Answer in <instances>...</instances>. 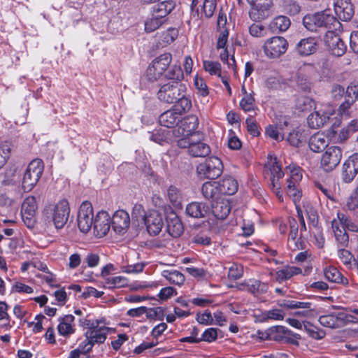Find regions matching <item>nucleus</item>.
<instances>
[{
  "label": "nucleus",
  "instance_id": "423d86ee",
  "mask_svg": "<svg viewBox=\"0 0 358 358\" xmlns=\"http://www.w3.org/2000/svg\"><path fill=\"white\" fill-rule=\"evenodd\" d=\"M288 41L282 36H273L266 39L262 45V50L267 58L277 59L287 50Z\"/></svg>",
  "mask_w": 358,
  "mask_h": 358
},
{
  "label": "nucleus",
  "instance_id": "09e8293b",
  "mask_svg": "<svg viewBox=\"0 0 358 358\" xmlns=\"http://www.w3.org/2000/svg\"><path fill=\"white\" fill-rule=\"evenodd\" d=\"M254 92L252 91L248 94L243 96L240 101V106L244 111H252L255 108Z\"/></svg>",
  "mask_w": 358,
  "mask_h": 358
},
{
  "label": "nucleus",
  "instance_id": "864d4df0",
  "mask_svg": "<svg viewBox=\"0 0 358 358\" xmlns=\"http://www.w3.org/2000/svg\"><path fill=\"white\" fill-rule=\"evenodd\" d=\"M249 33L252 37L262 38L267 35V30L264 25L253 23L249 27Z\"/></svg>",
  "mask_w": 358,
  "mask_h": 358
},
{
  "label": "nucleus",
  "instance_id": "c03bdc74",
  "mask_svg": "<svg viewBox=\"0 0 358 358\" xmlns=\"http://www.w3.org/2000/svg\"><path fill=\"white\" fill-rule=\"evenodd\" d=\"M305 212L312 227H315L318 223V214L315 208L310 203L306 202L303 204Z\"/></svg>",
  "mask_w": 358,
  "mask_h": 358
},
{
  "label": "nucleus",
  "instance_id": "69168bd1",
  "mask_svg": "<svg viewBox=\"0 0 358 358\" xmlns=\"http://www.w3.org/2000/svg\"><path fill=\"white\" fill-rule=\"evenodd\" d=\"M10 153V146L7 142L0 145V169L2 168L9 158Z\"/></svg>",
  "mask_w": 358,
  "mask_h": 358
},
{
  "label": "nucleus",
  "instance_id": "c85d7f7f",
  "mask_svg": "<svg viewBox=\"0 0 358 358\" xmlns=\"http://www.w3.org/2000/svg\"><path fill=\"white\" fill-rule=\"evenodd\" d=\"M332 229L338 244L342 247L345 246L348 243L349 238L346 232L345 228L341 220H334L331 222Z\"/></svg>",
  "mask_w": 358,
  "mask_h": 358
},
{
  "label": "nucleus",
  "instance_id": "4d7b16f0",
  "mask_svg": "<svg viewBox=\"0 0 358 358\" xmlns=\"http://www.w3.org/2000/svg\"><path fill=\"white\" fill-rule=\"evenodd\" d=\"M167 196L174 206L178 207L180 205L181 195L178 188L170 186L167 190Z\"/></svg>",
  "mask_w": 358,
  "mask_h": 358
},
{
  "label": "nucleus",
  "instance_id": "a19ab883",
  "mask_svg": "<svg viewBox=\"0 0 358 358\" xmlns=\"http://www.w3.org/2000/svg\"><path fill=\"white\" fill-rule=\"evenodd\" d=\"M162 275L170 283L179 286L182 285L185 280L184 275L177 270H164L162 272Z\"/></svg>",
  "mask_w": 358,
  "mask_h": 358
},
{
  "label": "nucleus",
  "instance_id": "393cba45",
  "mask_svg": "<svg viewBox=\"0 0 358 358\" xmlns=\"http://www.w3.org/2000/svg\"><path fill=\"white\" fill-rule=\"evenodd\" d=\"M216 6V0H192L191 9L194 10L197 7L198 12L200 8L201 13L210 18L213 15Z\"/></svg>",
  "mask_w": 358,
  "mask_h": 358
},
{
  "label": "nucleus",
  "instance_id": "dca6fc26",
  "mask_svg": "<svg viewBox=\"0 0 358 358\" xmlns=\"http://www.w3.org/2000/svg\"><path fill=\"white\" fill-rule=\"evenodd\" d=\"M103 321L100 320L99 322H96L91 329H87L85 334V337L90 338L95 344H102L105 342L107 335L110 333L111 329L101 324Z\"/></svg>",
  "mask_w": 358,
  "mask_h": 358
},
{
  "label": "nucleus",
  "instance_id": "aec40b11",
  "mask_svg": "<svg viewBox=\"0 0 358 358\" xmlns=\"http://www.w3.org/2000/svg\"><path fill=\"white\" fill-rule=\"evenodd\" d=\"M111 224L115 232L124 234L130 224V217L128 213L124 210H117L112 217Z\"/></svg>",
  "mask_w": 358,
  "mask_h": 358
},
{
  "label": "nucleus",
  "instance_id": "2f4dec72",
  "mask_svg": "<svg viewBox=\"0 0 358 358\" xmlns=\"http://www.w3.org/2000/svg\"><path fill=\"white\" fill-rule=\"evenodd\" d=\"M217 182L222 194L232 195L238 190V182L231 176H226Z\"/></svg>",
  "mask_w": 358,
  "mask_h": 358
},
{
  "label": "nucleus",
  "instance_id": "13d9d810",
  "mask_svg": "<svg viewBox=\"0 0 358 358\" xmlns=\"http://www.w3.org/2000/svg\"><path fill=\"white\" fill-rule=\"evenodd\" d=\"M243 275V266L241 264L233 263L229 268L228 277L231 280H238Z\"/></svg>",
  "mask_w": 358,
  "mask_h": 358
},
{
  "label": "nucleus",
  "instance_id": "603ef678",
  "mask_svg": "<svg viewBox=\"0 0 358 358\" xmlns=\"http://www.w3.org/2000/svg\"><path fill=\"white\" fill-rule=\"evenodd\" d=\"M338 257L343 264L350 267L352 262L356 263L357 260L354 258L351 252L345 249L341 248L338 250Z\"/></svg>",
  "mask_w": 358,
  "mask_h": 358
},
{
  "label": "nucleus",
  "instance_id": "79ce46f5",
  "mask_svg": "<svg viewBox=\"0 0 358 358\" xmlns=\"http://www.w3.org/2000/svg\"><path fill=\"white\" fill-rule=\"evenodd\" d=\"M212 210L214 215L220 220L226 218L230 213V206L227 201L216 202L212 205Z\"/></svg>",
  "mask_w": 358,
  "mask_h": 358
},
{
  "label": "nucleus",
  "instance_id": "f704fd0d",
  "mask_svg": "<svg viewBox=\"0 0 358 358\" xmlns=\"http://www.w3.org/2000/svg\"><path fill=\"white\" fill-rule=\"evenodd\" d=\"M175 3L172 1H164L153 7L152 15L166 21L167 15L173 10Z\"/></svg>",
  "mask_w": 358,
  "mask_h": 358
},
{
  "label": "nucleus",
  "instance_id": "8fccbe9b",
  "mask_svg": "<svg viewBox=\"0 0 358 358\" xmlns=\"http://www.w3.org/2000/svg\"><path fill=\"white\" fill-rule=\"evenodd\" d=\"M165 21L159 19L157 16L152 15V17L148 19L145 22V30L147 32H152L159 27H161Z\"/></svg>",
  "mask_w": 358,
  "mask_h": 358
},
{
  "label": "nucleus",
  "instance_id": "7c9ffc66",
  "mask_svg": "<svg viewBox=\"0 0 358 358\" xmlns=\"http://www.w3.org/2000/svg\"><path fill=\"white\" fill-rule=\"evenodd\" d=\"M241 286L243 287V289H245L254 294L265 293L268 289V285L266 283L255 279L245 280L244 282L241 283Z\"/></svg>",
  "mask_w": 358,
  "mask_h": 358
},
{
  "label": "nucleus",
  "instance_id": "680f3d73",
  "mask_svg": "<svg viewBox=\"0 0 358 358\" xmlns=\"http://www.w3.org/2000/svg\"><path fill=\"white\" fill-rule=\"evenodd\" d=\"M287 194L289 196L292 198L294 203L299 201L302 196V193L300 189H299L297 184H287Z\"/></svg>",
  "mask_w": 358,
  "mask_h": 358
},
{
  "label": "nucleus",
  "instance_id": "de8ad7c7",
  "mask_svg": "<svg viewBox=\"0 0 358 358\" xmlns=\"http://www.w3.org/2000/svg\"><path fill=\"white\" fill-rule=\"evenodd\" d=\"M176 103V104L174 106V108L180 115L182 113L188 111L192 107L191 101L189 98L185 96V94L181 96Z\"/></svg>",
  "mask_w": 358,
  "mask_h": 358
},
{
  "label": "nucleus",
  "instance_id": "37998d69",
  "mask_svg": "<svg viewBox=\"0 0 358 358\" xmlns=\"http://www.w3.org/2000/svg\"><path fill=\"white\" fill-rule=\"evenodd\" d=\"M128 280L123 276L108 277L104 287L108 289L121 288L127 285Z\"/></svg>",
  "mask_w": 358,
  "mask_h": 358
},
{
  "label": "nucleus",
  "instance_id": "7ed1b4c3",
  "mask_svg": "<svg viewBox=\"0 0 358 358\" xmlns=\"http://www.w3.org/2000/svg\"><path fill=\"white\" fill-rule=\"evenodd\" d=\"M171 61L172 55L169 52L162 54L153 59L145 72L147 80L150 82H155L162 77L164 78Z\"/></svg>",
  "mask_w": 358,
  "mask_h": 358
},
{
  "label": "nucleus",
  "instance_id": "a878e982",
  "mask_svg": "<svg viewBox=\"0 0 358 358\" xmlns=\"http://www.w3.org/2000/svg\"><path fill=\"white\" fill-rule=\"evenodd\" d=\"M329 138L323 133L317 132L313 135L308 142L310 149L314 152H320L329 145Z\"/></svg>",
  "mask_w": 358,
  "mask_h": 358
},
{
  "label": "nucleus",
  "instance_id": "c9c22d12",
  "mask_svg": "<svg viewBox=\"0 0 358 358\" xmlns=\"http://www.w3.org/2000/svg\"><path fill=\"white\" fill-rule=\"evenodd\" d=\"M74 320L75 317L72 315H66L63 317L59 318V323L57 327L59 334L62 336H68L69 334H73L75 329L72 326V323L73 322Z\"/></svg>",
  "mask_w": 358,
  "mask_h": 358
},
{
  "label": "nucleus",
  "instance_id": "6e6552de",
  "mask_svg": "<svg viewBox=\"0 0 358 358\" xmlns=\"http://www.w3.org/2000/svg\"><path fill=\"white\" fill-rule=\"evenodd\" d=\"M278 304L287 309H299L294 313L298 317L310 318L315 316V308L310 302L284 299L278 301Z\"/></svg>",
  "mask_w": 358,
  "mask_h": 358
},
{
  "label": "nucleus",
  "instance_id": "0eeeda50",
  "mask_svg": "<svg viewBox=\"0 0 358 358\" xmlns=\"http://www.w3.org/2000/svg\"><path fill=\"white\" fill-rule=\"evenodd\" d=\"M222 163L216 157H211L196 167V173L200 179L213 180L222 173Z\"/></svg>",
  "mask_w": 358,
  "mask_h": 358
},
{
  "label": "nucleus",
  "instance_id": "6e6d98bb",
  "mask_svg": "<svg viewBox=\"0 0 358 358\" xmlns=\"http://www.w3.org/2000/svg\"><path fill=\"white\" fill-rule=\"evenodd\" d=\"M170 131L166 129L157 130L150 134V138L154 142L162 145L169 140V133Z\"/></svg>",
  "mask_w": 358,
  "mask_h": 358
},
{
  "label": "nucleus",
  "instance_id": "338daca9",
  "mask_svg": "<svg viewBox=\"0 0 358 358\" xmlns=\"http://www.w3.org/2000/svg\"><path fill=\"white\" fill-rule=\"evenodd\" d=\"M217 338V329L215 328H208L204 331L202 334L201 337L199 338L201 341H206L208 343H211L215 341Z\"/></svg>",
  "mask_w": 358,
  "mask_h": 358
},
{
  "label": "nucleus",
  "instance_id": "e2e57ef3",
  "mask_svg": "<svg viewBox=\"0 0 358 358\" xmlns=\"http://www.w3.org/2000/svg\"><path fill=\"white\" fill-rule=\"evenodd\" d=\"M288 169L290 170V176L287 179V184H298L302 179V173L299 167L289 166Z\"/></svg>",
  "mask_w": 358,
  "mask_h": 358
},
{
  "label": "nucleus",
  "instance_id": "bb28decb",
  "mask_svg": "<svg viewBox=\"0 0 358 358\" xmlns=\"http://www.w3.org/2000/svg\"><path fill=\"white\" fill-rule=\"evenodd\" d=\"M208 211V206L201 202H192L186 206L185 209L187 215L197 219L205 217Z\"/></svg>",
  "mask_w": 358,
  "mask_h": 358
},
{
  "label": "nucleus",
  "instance_id": "b1692460",
  "mask_svg": "<svg viewBox=\"0 0 358 358\" xmlns=\"http://www.w3.org/2000/svg\"><path fill=\"white\" fill-rule=\"evenodd\" d=\"M167 231L172 237L178 238L183 233V224L178 216L173 212L166 216Z\"/></svg>",
  "mask_w": 358,
  "mask_h": 358
},
{
  "label": "nucleus",
  "instance_id": "72a5a7b5",
  "mask_svg": "<svg viewBox=\"0 0 358 358\" xmlns=\"http://www.w3.org/2000/svg\"><path fill=\"white\" fill-rule=\"evenodd\" d=\"M357 93V87L355 85H349L345 90V101L339 107V113L341 115L348 114V109L355 102Z\"/></svg>",
  "mask_w": 358,
  "mask_h": 358
},
{
  "label": "nucleus",
  "instance_id": "bf43d9fd",
  "mask_svg": "<svg viewBox=\"0 0 358 358\" xmlns=\"http://www.w3.org/2000/svg\"><path fill=\"white\" fill-rule=\"evenodd\" d=\"M203 68L211 75H217L220 76L221 65L217 62L213 61H204Z\"/></svg>",
  "mask_w": 358,
  "mask_h": 358
},
{
  "label": "nucleus",
  "instance_id": "052dcab7",
  "mask_svg": "<svg viewBox=\"0 0 358 358\" xmlns=\"http://www.w3.org/2000/svg\"><path fill=\"white\" fill-rule=\"evenodd\" d=\"M262 316L264 320H282L284 318L285 313L280 309H272L264 312Z\"/></svg>",
  "mask_w": 358,
  "mask_h": 358
},
{
  "label": "nucleus",
  "instance_id": "39448f33",
  "mask_svg": "<svg viewBox=\"0 0 358 358\" xmlns=\"http://www.w3.org/2000/svg\"><path fill=\"white\" fill-rule=\"evenodd\" d=\"M43 169V162L40 159H33L29 164L22 181V186L25 192H29L35 187L42 176Z\"/></svg>",
  "mask_w": 358,
  "mask_h": 358
},
{
  "label": "nucleus",
  "instance_id": "9d476101",
  "mask_svg": "<svg viewBox=\"0 0 358 358\" xmlns=\"http://www.w3.org/2000/svg\"><path fill=\"white\" fill-rule=\"evenodd\" d=\"M94 220L92 205L88 201L83 202L78 213V229L83 233H87L92 229Z\"/></svg>",
  "mask_w": 358,
  "mask_h": 358
},
{
  "label": "nucleus",
  "instance_id": "f03ea898",
  "mask_svg": "<svg viewBox=\"0 0 358 358\" xmlns=\"http://www.w3.org/2000/svg\"><path fill=\"white\" fill-rule=\"evenodd\" d=\"M303 24L311 31H317L319 27H325L331 30L340 29L341 27L340 22L329 10L305 15L303 18Z\"/></svg>",
  "mask_w": 358,
  "mask_h": 358
},
{
  "label": "nucleus",
  "instance_id": "4468645a",
  "mask_svg": "<svg viewBox=\"0 0 358 358\" xmlns=\"http://www.w3.org/2000/svg\"><path fill=\"white\" fill-rule=\"evenodd\" d=\"M338 29L328 30L324 36V42L332 55L340 57L346 51V45L341 39L336 31Z\"/></svg>",
  "mask_w": 358,
  "mask_h": 358
},
{
  "label": "nucleus",
  "instance_id": "e433bc0d",
  "mask_svg": "<svg viewBox=\"0 0 358 358\" xmlns=\"http://www.w3.org/2000/svg\"><path fill=\"white\" fill-rule=\"evenodd\" d=\"M302 270L296 266H287L275 273V280L282 282L290 279L292 276L301 273Z\"/></svg>",
  "mask_w": 358,
  "mask_h": 358
},
{
  "label": "nucleus",
  "instance_id": "473e14b6",
  "mask_svg": "<svg viewBox=\"0 0 358 358\" xmlns=\"http://www.w3.org/2000/svg\"><path fill=\"white\" fill-rule=\"evenodd\" d=\"M188 153L193 157H205L210 153V149L208 144L193 140L189 145Z\"/></svg>",
  "mask_w": 358,
  "mask_h": 358
},
{
  "label": "nucleus",
  "instance_id": "ddd939ff",
  "mask_svg": "<svg viewBox=\"0 0 358 358\" xmlns=\"http://www.w3.org/2000/svg\"><path fill=\"white\" fill-rule=\"evenodd\" d=\"M70 213L69 203L67 200L59 201L54 207L52 222L56 229H59L66 224Z\"/></svg>",
  "mask_w": 358,
  "mask_h": 358
},
{
  "label": "nucleus",
  "instance_id": "f8f14e48",
  "mask_svg": "<svg viewBox=\"0 0 358 358\" xmlns=\"http://www.w3.org/2000/svg\"><path fill=\"white\" fill-rule=\"evenodd\" d=\"M198 120L194 115H189L183 119H180L176 127L172 130L175 137L190 136L197 129Z\"/></svg>",
  "mask_w": 358,
  "mask_h": 358
},
{
  "label": "nucleus",
  "instance_id": "774afa93",
  "mask_svg": "<svg viewBox=\"0 0 358 358\" xmlns=\"http://www.w3.org/2000/svg\"><path fill=\"white\" fill-rule=\"evenodd\" d=\"M266 134L270 138L279 141L283 140V135L281 134L278 127L275 125L270 124L266 128Z\"/></svg>",
  "mask_w": 358,
  "mask_h": 358
},
{
  "label": "nucleus",
  "instance_id": "f3484780",
  "mask_svg": "<svg viewBox=\"0 0 358 358\" xmlns=\"http://www.w3.org/2000/svg\"><path fill=\"white\" fill-rule=\"evenodd\" d=\"M358 173V153L349 157L342 166V180L346 183L353 180Z\"/></svg>",
  "mask_w": 358,
  "mask_h": 358
},
{
  "label": "nucleus",
  "instance_id": "49530a36",
  "mask_svg": "<svg viewBox=\"0 0 358 358\" xmlns=\"http://www.w3.org/2000/svg\"><path fill=\"white\" fill-rule=\"evenodd\" d=\"M178 31L176 28H169L164 32L160 36V43L166 45L173 42L178 37Z\"/></svg>",
  "mask_w": 358,
  "mask_h": 358
},
{
  "label": "nucleus",
  "instance_id": "9b49d317",
  "mask_svg": "<svg viewBox=\"0 0 358 358\" xmlns=\"http://www.w3.org/2000/svg\"><path fill=\"white\" fill-rule=\"evenodd\" d=\"M251 6L250 17L253 21L264 20L269 15V10L273 5L272 0H247Z\"/></svg>",
  "mask_w": 358,
  "mask_h": 358
},
{
  "label": "nucleus",
  "instance_id": "f257e3e1",
  "mask_svg": "<svg viewBox=\"0 0 358 358\" xmlns=\"http://www.w3.org/2000/svg\"><path fill=\"white\" fill-rule=\"evenodd\" d=\"M183 77V72L180 66H171L164 76V78L170 81L160 87L157 93L159 99L165 103H172L183 96L186 92V85L181 82Z\"/></svg>",
  "mask_w": 358,
  "mask_h": 358
},
{
  "label": "nucleus",
  "instance_id": "3c124183",
  "mask_svg": "<svg viewBox=\"0 0 358 358\" xmlns=\"http://www.w3.org/2000/svg\"><path fill=\"white\" fill-rule=\"evenodd\" d=\"M282 6L285 13L292 15L298 14L301 10L300 6L294 0H284Z\"/></svg>",
  "mask_w": 358,
  "mask_h": 358
},
{
  "label": "nucleus",
  "instance_id": "5fc2aeb1",
  "mask_svg": "<svg viewBox=\"0 0 358 358\" xmlns=\"http://www.w3.org/2000/svg\"><path fill=\"white\" fill-rule=\"evenodd\" d=\"M318 321L321 325L329 328H335L338 324V317L334 314L322 315Z\"/></svg>",
  "mask_w": 358,
  "mask_h": 358
},
{
  "label": "nucleus",
  "instance_id": "1a4fd4ad",
  "mask_svg": "<svg viewBox=\"0 0 358 358\" xmlns=\"http://www.w3.org/2000/svg\"><path fill=\"white\" fill-rule=\"evenodd\" d=\"M343 150L338 146H331L322 154L320 161L321 167L326 172L333 171L340 163Z\"/></svg>",
  "mask_w": 358,
  "mask_h": 358
},
{
  "label": "nucleus",
  "instance_id": "6ab92c4d",
  "mask_svg": "<svg viewBox=\"0 0 358 358\" xmlns=\"http://www.w3.org/2000/svg\"><path fill=\"white\" fill-rule=\"evenodd\" d=\"M37 205L34 196L27 197L22 204L21 213L24 223L31 227L34 223V216L36 213Z\"/></svg>",
  "mask_w": 358,
  "mask_h": 358
},
{
  "label": "nucleus",
  "instance_id": "5701e85b",
  "mask_svg": "<svg viewBox=\"0 0 358 358\" xmlns=\"http://www.w3.org/2000/svg\"><path fill=\"white\" fill-rule=\"evenodd\" d=\"M317 41L314 37L301 38L295 46V50L301 56H308L317 50Z\"/></svg>",
  "mask_w": 358,
  "mask_h": 358
},
{
  "label": "nucleus",
  "instance_id": "412c9836",
  "mask_svg": "<svg viewBox=\"0 0 358 358\" xmlns=\"http://www.w3.org/2000/svg\"><path fill=\"white\" fill-rule=\"evenodd\" d=\"M144 222L148 232L153 236L158 234L164 226L162 215L155 210L150 212V214L145 217Z\"/></svg>",
  "mask_w": 358,
  "mask_h": 358
},
{
  "label": "nucleus",
  "instance_id": "20e7f679",
  "mask_svg": "<svg viewBox=\"0 0 358 358\" xmlns=\"http://www.w3.org/2000/svg\"><path fill=\"white\" fill-rule=\"evenodd\" d=\"M335 108L329 103H320L315 107V110L307 117L309 127L318 129L323 127L330 117L334 114Z\"/></svg>",
  "mask_w": 358,
  "mask_h": 358
},
{
  "label": "nucleus",
  "instance_id": "4c0bfd02",
  "mask_svg": "<svg viewBox=\"0 0 358 358\" xmlns=\"http://www.w3.org/2000/svg\"><path fill=\"white\" fill-rule=\"evenodd\" d=\"M308 134L304 129L297 127L288 135L287 141L293 146L298 147L306 140Z\"/></svg>",
  "mask_w": 358,
  "mask_h": 358
},
{
  "label": "nucleus",
  "instance_id": "ea45409f",
  "mask_svg": "<svg viewBox=\"0 0 358 358\" xmlns=\"http://www.w3.org/2000/svg\"><path fill=\"white\" fill-rule=\"evenodd\" d=\"M324 274L325 278L332 282L341 283L345 285L348 284V280L343 277L336 267L329 266L326 268Z\"/></svg>",
  "mask_w": 358,
  "mask_h": 358
},
{
  "label": "nucleus",
  "instance_id": "a18cd8bd",
  "mask_svg": "<svg viewBox=\"0 0 358 358\" xmlns=\"http://www.w3.org/2000/svg\"><path fill=\"white\" fill-rule=\"evenodd\" d=\"M185 271L197 280H208L210 277L208 272L203 268L187 267Z\"/></svg>",
  "mask_w": 358,
  "mask_h": 358
},
{
  "label": "nucleus",
  "instance_id": "2eb2a0df",
  "mask_svg": "<svg viewBox=\"0 0 358 358\" xmlns=\"http://www.w3.org/2000/svg\"><path fill=\"white\" fill-rule=\"evenodd\" d=\"M110 225V215L106 211L99 212L94 217L92 227L94 236L97 238L103 237L109 231Z\"/></svg>",
  "mask_w": 358,
  "mask_h": 358
},
{
  "label": "nucleus",
  "instance_id": "58836bf2",
  "mask_svg": "<svg viewBox=\"0 0 358 358\" xmlns=\"http://www.w3.org/2000/svg\"><path fill=\"white\" fill-rule=\"evenodd\" d=\"M203 196L206 199H217L220 194V191L217 182H206L201 188Z\"/></svg>",
  "mask_w": 358,
  "mask_h": 358
},
{
  "label": "nucleus",
  "instance_id": "cd10ccee",
  "mask_svg": "<svg viewBox=\"0 0 358 358\" xmlns=\"http://www.w3.org/2000/svg\"><path fill=\"white\" fill-rule=\"evenodd\" d=\"M180 114L175 110H168L159 117V124L165 127L171 128L180 121Z\"/></svg>",
  "mask_w": 358,
  "mask_h": 358
},
{
  "label": "nucleus",
  "instance_id": "c756f323",
  "mask_svg": "<svg viewBox=\"0 0 358 358\" xmlns=\"http://www.w3.org/2000/svg\"><path fill=\"white\" fill-rule=\"evenodd\" d=\"M290 20L284 15H279L273 18L268 24V29L272 33H282L286 31L290 27Z\"/></svg>",
  "mask_w": 358,
  "mask_h": 358
},
{
  "label": "nucleus",
  "instance_id": "4be33fe9",
  "mask_svg": "<svg viewBox=\"0 0 358 358\" xmlns=\"http://www.w3.org/2000/svg\"><path fill=\"white\" fill-rule=\"evenodd\" d=\"M334 10L339 19L343 21L350 20L354 15L353 6L350 0H335Z\"/></svg>",
  "mask_w": 358,
  "mask_h": 358
},
{
  "label": "nucleus",
  "instance_id": "a211bd4d",
  "mask_svg": "<svg viewBox=\"0 0 358 358\" xmlns=\"http://www.w3.org/2000/svg\"><path fill=\"white\" fill-rule=\"evenodd\" d=\"M288 224L289 225V234L288 238L289 246L293 250L303 249L305 242L301 236L299 237V224L297 221L293 217H289Z\"/></svg>",
  "mask_w": 358,
  "mask_h": 358
},
{
  "label": "nucleus",
  "instance_id": "0e129e2a",
  "mask_svg": "<svg viewBox=\"0 0 358 358\" xmlns=\"http://www.w3.org/2000/svg\"><path fill=\"white\" fill-rule=\"evenodd\" d=\"M345 207L349 210H355L358 208V186L347 199Z\"/></svg>",
  "mask_w": 358,
  "mask_h": 358
}]
</instances>
